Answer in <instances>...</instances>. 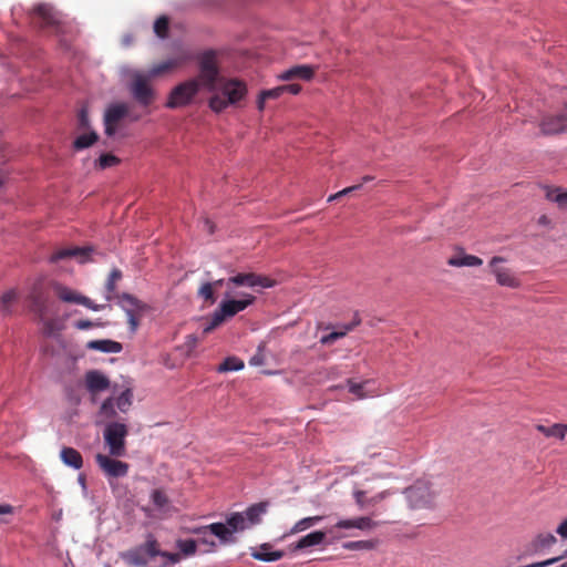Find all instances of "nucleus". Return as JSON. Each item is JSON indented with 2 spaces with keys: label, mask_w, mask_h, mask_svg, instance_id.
<instances>
[{
  "label": "nucleus",
  "mask_w": 567,
  "mask_h": 567,
  "mask_svg": "<svg viewBox=\"0 0 567 567\" xmlns=\"http://www.w3.org/2000/svg\"><path fill=\"white\" fill-rule=\"evenodd\" d=\"M244 368V362L236 357L226 358L217 368L218 372L238 371Z\"/></svg>",
  "instance_id": "nucleus-37"
},
{
  "label": "nucleus",
  "mask_w": 567,
  "mask_h": 567,
  "mask_svg": "<svg viewBox=\"0 0 567 567\" xmlns=\"http://www.w3.org/2000/svg\"><path fill=\"white\" fill-rule=\"evenodd\" d=\"M99 138L96 132L91 131L90 133L78 136L73 142V147L76 151H81L92 146Z\"/></svg>",
  "instance_id": "nucleus-34"
},
{
  "label": "nucleus",
  "mask_w": 567,
  "mask_h": 567,
  "mask_svg": "<svg viewBox=\"0 0 567 567\" xmlns=\"http://www.w3.org/2000/svg\"><path fill=\"white\" fill-rule=\"evenodd\" d=\"M33 20L41 28H53L60 23L59 13L49 4H39L33 9Z\"/></svg>",
  "instance_id": "nucleus-16"
},
{
  "label": "nucleus",
  "mask_w": 567,
  "mask_h": 567,
  "mask_svg": "<svg viewBox=\"0 0 567 567\" xmlns=\"http://www.w3.org/2000/svg\"><path fill=\"white\" fill-rule=\"evenodd\" d=\"M148 75L136 73L133 75L130 92L135 101L142 106H150L155 97L154 91L148 84Z\"/></svg>",
  "instance_id": "nucleus-8"
},
{
  "label": "nucleus",
  "mask_w": 567,
  "mask_h": 567,
  "mask_svg": "<svg viewBox=\"0 0 567 567\" xmlns=\"http://www.w3.org/2000/svg\"><path fill=\"white\" fill-rule=\"evenodd\" d=\"M74 327L78 330H87V329H91V328H94V327H100V323L93 322V321L87 320V319H82V320H78L76 322H74Z\"/></svg>",
  "instance_id": "nucleus-52"
},
{
  "label": "nucleus",
  "mask_w": 567,
  "mask_h": 567,
  "mask_svg": "<svg viewBox=\"0 0 567 567\" xmlns=\"http://www.w3.org/2000/svg\"><path fill=\"white\" fill-rule=\"evenodd\" d=\"M128 434V429L124 423L111 422L104 429V442L109 447V453L113 457L124 456L126 453L125 439Z\"/></svg>",
  "instance_id": "nucleus-5"
},
{
  "label": "nucleus",
  "mask_w": 567,
  "mask_h": 567,
  "mask_svg": "<svg viewBox=\"0 0 567 567\" xmlns=\"http://www.w3.org/2000/svg\"><path fill=\"white\" fill-rule=\"evenodd\" d=\"M132 396L133 394L131 390H125L122 392L121 395L114 400L116 408L122 412H126L132 404Z\"/></svg>",
  "instance_id": "nucleus-42"
},
{
  "label": "nucleus",
  "mask_w": 567,
  "mask_h": 567,
  "mask_svg": "<svg viewBox=\"0 0 567 567\" xmlns=\"http://www.w3.org/2000/svg\"><path fill=\"white\" fill-rule=\"evenodd\" d=\"M545 196L548 200L556 203L561 209H567V192L559 187H546Z\"/></svg>",
  "instance_id": "nucleus-31"
},
{
  "label": "nucleus",
  "mask_w": 567,
  "mask_h": 567,
  "mask_svg": "<svg viewBox=\"0 0 567 567\" xmlns=\"http://www.w3.org/2000/svg\"><path fill=\"white\" fill-rule=\"evenodd\" d=\"M198 296L202 297L205 301H208L210 305L215 303L216 297L213 284L205 282L198 289Z\"/></svg>",
  "instance_id": "nucleus-43"
},
{
  "label": "nucleus",
  "mask_w": 567,
  "mask_h": 567,
  "mask_svg": "<svg viewBox=\"0 0 567 567\" xmlns=\"http://www.w3.org/2000/svg\"><path fill=\"white\" fill-rule=\"evenodd\" d=\"M378 542L377 540H351L347 542L342 545V547L347 550H372L375 548Z\"/></svg>",
  "instance_id": "nucleus-35"
},
{
  "label": "nucleus",
  "mask_w": 567,
  "mask_h": 567,
  "mask_svg": "<svg viewBox=\"0 0 567 567\" xmlns=\"http://www.w3.org/2000/svg\"><path fill=\"white\" fill-rule=\"evenodd\" d=\"M188 60H189V55L188 54L181 53L177 56L171 58V59H168L166 61H163V62H161L158 64H155V65H153L148 70V78H156V76L162 75V74H164L166 72H169V71L181 66L182 64H184Z\"/></svg>",
  "instance_id": "nucleus-17"
},
{
  "label": "nucleus",
  "mask_w": 567,
  "mask_h": 567,
  "mask_svg": "<svg viewBox=\"0 0 567 567\" xmlns=\"http://www.w3.org/2000/svg\"><path fill=\"white\" fill-rule=\"evenodd\" d=\"M61 461L74 470H80L83 466V458L81 453L73 447H63L60 452Z\"/></svg>",
  "instance_id": "nucleus-24"
},
{
  "label": "nucleus",
  "mask_w": 567,
  "mask_h": 567,
  "mask_svg": "<svg viewBox=\"0 0 567 567\" xmlns=\"http://www.w3.org/2000/svg\"><path fill=\"white\" fill-rule=\"evenodd\" d=\"M121 557L128 566L133 567H146L148 564V558H145L137 547L122 553Z\"/></svg>",
  "instance_id": "nucleus-28"
},
{
  "label": "nucleus",
  "mask_w": 567,
  "mask_h": 567,
  "mask_svg": "<svg viewBox=\"0 0 567 567\" xmlns=\"http://www.w3.org/2000/svg\"><path fill=\"white\" fill-rule=\"evenodd\" d=\"M447 264L453 267H478L483 265V260L477 256L462 252L451 257Z\"/></svg>",
  "instance_id": "nucleus-26"
},
{
  "label": "nucleus",
  "mask_w": 567,
  "mask_h": 567,
  "mask_svg": "<svg viewBox=\"0 0 567 567\" xmlns=\"http://www.w3.org/2000/svg\"><path fill=\"white\" fill-rule=\"evenodd\" d=\"M557 543L556 537L551 533H540L532 542L535 551H543Z\"/></svg>",
  "instance_id": "nucleus-30"
},
{
  "label": "nucleus",
  "mask_w": 567,
  "mask_h": 567,
  "mask_svg": "<svg viewBox=\"0 0 567 567\" xmlns=\"http://www.w3.org/2000/svg\"><path fill=\"white\" fill-rule=\"evenodd\" d=\"M168 25L169 21L168 18L165 16L159 17L156 19L154 23V32L162 39L167 37L168 33Z\"/></svg>",
  "instance_id": "nucleus-44"
},
{
  "label": "nucleus",
  "mask_w": 567,
  "mask_h": 567,
  "mask_svg": "<svg viewBox=\"0 0 567 567\" xmlns=\"http://www.w3.org/2000/svg\"><path fill=\"white\" fill-rule=\"evenodd\" d=\"M239 311L237 310L233 299L223 301L219 307L213 312L209 318V323L204 328L205 334L212 332L214 329L219 327L224 321L236 316Z\"/></svg>",
  "instance_id": "nucleus-14"
},
{
  "label": "nucleus",
  "mask_w": 567,
  "mask_h": 567,
  "mask_svg": "<svg viewBox=\"0 0 567 567\" xmlns=\"http://www.w3.org/2000/svg\"><path fill=\"white\" fill-rule=\"evenodd\" d=\"M408 502L412 508H431L435 505L437 491L425 480L416 481L405 489Z\"/></svg>",
  "instance_id": "nucleus-4"
},
{
  "label": "nucleus",
  "mask_w": 567,
  "mask_h": 567,
  "mask_svg": "<svg viewBox=\"0 0 567 567\" xmlns=\"http://www.w3.org/2000/svg\"><path fill=\"white\" fill-rule=\"evenodd\" d=\"M199 73L196 78L176 85L166 102V107L177 109L188 105L197 95L200 87L208 92H217L212 95L208 105L216 113L223 112L229 105L236 104L247 94L246 84L237 79H225L220 74L217 53L214 50L203 52L197 58Z\"/></svg>",
  "instance_id": "nucleus-1"
},
{
  "label": "nucleus",
  "mask_w": 567,
  "mask_h": 567,
  "mask_svg": "<svg viewBox=\"0 0 567 567\" xmlns=\"http://www.w3.org/2000/svg\"><path fill=\"white\" fill-rule=\"evenodd\" d=\"M536 430L538 432L543 433L547 437L555 436V437H558L560 440L564 439L563 424H559V423H556V424H554L551 426H545L543 424H537L536 425Z\"/></svg>",
  "instance_id": "nucleus-39"
},
{
  "label": "nucleus",
  "mask_w": 567,
  "mask_h": 567,
  "mask_svg": "<svg viewBox=\"0 0 567 567\" xmlns=\"http://www.w3.org/2000/svg\"><path fill=\"white\" fill-rule=\"evenodd\" d=\"M38 320L42 323V332L44 336L53 337L60 331L58 320L49 319L48 316L38 318Z\"/></svg>",
  "instance_id": "nucleus-38"
},
{
  "label": "nucleus",
  "mask_w": 567,
  "mask_h": 567,
  "mask_svg": "<svg viewBox=\"0 0 567 567\" xmlns=\"http://www.w3.org/2000/svg\"><path fill=\"white\" fill-rule=\"evenodd\" d=\"M243 518L239 515H229L226 523H213L205 526L189 528L188 533L194 535L212 534L216 536L220 544L228 545L236 543L235 533L243 532Z\"/></svg>",
  "instance_id": "nucleus-2"
},
{
  "label": "nucleus",
  "mask_w": 567,
  "mask_h": 567,
  "mask_svg": "<svg viewBox=\"0 0 567 567\" xmlns=\"http://www.w3.org/2000/svg\"><path fill=\"white\" fill-rule=\"evenodd\" d=\"M120 159L112 154H102L97 159V165L100 168L104 169L116 165Z\"/></svg>",
  "instance_id": "nucleus-47"
},
{
  "label": "nucleus",
  "mask_w": 567,
  "mask_h": 567,
  "mask_svg": "<svg viewBox=\"0 0 567 567\" xmlns=\"http://www.w3.org/2000/svg\"><path fill=\"white\" fill-rule=\"evenodd\" d=\"M326 371H327V378H329V379H334L340 375V371L337 367H331V368L327 369Z\"/></svg>",
  "instance_id": "nucleus-58"
},
{
  "label": "nucleus",
  "mask_w": 567,
  "mask_h": 567,
  "mask_svg": "<svg viewBox=\"0 0 567 567\" xmlns=\"http://www.w3.org/2000/svg\"><path fill=\"white\" fill-rule=\"evenodd\" d=\"M51 293H53L51 280L39 278L32 284L27 299L30 302V310L37 318H43L49 315L52 303Z\"/></svg>",
  "instance_id": "nucleus-3"
},
{
  "label": "nucleus",
  "mask_w": 567,
  "mask_h": 567,
  "mask_svg": "<svg viewBox=\"0 0 567 567\" xmlns=\"http://www.w3.org/2000/svg\"><path fill=\"white\" fill-rule=\"evenodd\" d=\"M13 513V507L9 504H2L0 505V515H7V514H12Z\"/></svg>",
  "instance_id": "nucleus-61"
},
{
  "label": "nucleus",
  "mask_w": 567,
  "mask_h": 567,
  "mask_svg": "<svg viewBox=\"0 0 567 567\" xmlns=\"http://www.w3.org/2000/svg\"><path fill=\"white\" fill-rule=\"evenodd\" d=\"M121 277H122V272L118 269L112 270L111 274L109 275V278H107V281L105 285V288L107 291V295H106L107 301L113 299V293L115 292V289H116V282L121 279Z\"/></svg>",
  "instance_id": "nucleus-40"
},
{
  "label": "nucleus",
  "mask_w": 567,
  "mask_h": 567,
  "mask_svg": "<svg viewBox=\"0 0 567 567\" xmlns=\"http://www.w3.org/2000/svg\"><path fill=\"white\" fill-rule=\"evenodd\" d=\"M281 87H282V92L284 93H289V94H292V95H297L301 91V85L296 84V83L284 84V85H281Z\"/></svg>",
  "instance_id": "nucleus-55"
},
{
  "label": "nucleus",
  "mask_w": 567,
  "mask_h": 567,
  "mask_svg": "<svg viewBox=\"0 0 567 567\" xmlns=\"http://www.w3.org/2000/svg\"><path fill=\"white\" fill-rule=\"evenodd\" d=\"M266 100L268 99L267 96H264V92L261 91L257 101V106L259 111H264Z\"/></svg>",
  "instance_id": "nucleus-62"
},
{
  "label": "nucleus",
  "mask_w": 567,
  "mask_h": 567,
  "mask_svg": "<svg viewBox=\"0 0 567 567\" xmlns=\"http://www.w3.org/2000/svg\"><path fill=\"white\" fill-rule=\"evenodd\" d=\"M207 535H208V534H205V535H198V536L200 537V538H199V542H200L202 544H204V545L209 546V547H213V548H214V547H216V543H215L214 540L209 539V538L207 537Z\"/></svg>",
  "instance_id": "nucleus-59"
},
{
  "label": "nucleus",
  "mask_w": 567,
  "mask_h": 567,
  "mask_svg": "<svg viewBox=\"0 0 567 567\" xmlns=\"http://www.w3.org/2000/svg\"><path fill=\"white\" fill-rule=\"evenodd\" d=\"M268 509V502H260L249 506L245 512H236L231 515H239L243 518V532L261 523L262 515Z\"/></svg>",
  "instance_id": "nucleus-15"
},
{
  "label": "nucleus",
  "mask_w": 567,
  "mask_h": 567,
  "mask_svg": "<svg viewBox=\"0 0 567 567\" xmlns=\"http://www.w3.org/2000/svg\"><path fill=\"white\" fill-rule=\"evenodd\" d=\"M95 462L102 472L109 477H123L128 473V464L115 458L111 455L96 454Z\"/></svg>",
  "instance_id": "nucleus-13"
},
{
  "label": "nucleus",
  "mask_w": 567,
  "mask_h": 567,
  "mask_svg": "<svg viewBox=\"0 0 567 567\" xmlns=\"http://www.w3.org/2000/svg\"><path fill=\"white\" fill-rule=\"evenodd\" d=\"M89 249L86 248H80V247H73V248H61L55 250L50 256L51 262H58L60 260L71 258V257H79L81 261L85 260V256L87 255Z\"/></svg>",
  "instance_id": "nucleus-23"
},
{
  "label": "nucleus",
  "mask_w": 567,
  "mask_h": 567,
  "mask_svg": "<svg viewBox=\"0 0 567 567\" xmlns=\"http://www.w3.org/2000/svg\"><path fill=\"white\" fill-rule=\"evenodd\" d=\"M326 539V533L322 530L312 532L303 537H301L298 542L290 545V549L292 551L302 550L308 547H315L321 545Z\"/></svg>",
  "instance_id": "nucleus-21"
},
{
  "label": "nucleus",
  "mask_w": 567,
  "mask_h": 567,
  "mask_svg": "<svg viewBox=\"0 0 567 567\" xmlns=\"http://www.w3.org/2000/svg\"><path fill=\"white\" fill-rule=\"evenodd\" d=\"M136 547L142 551L145 558H148V560L161 554L159 543L152 534H148L146 540Z\"/></svg>",
  "instance_id": "nucleus-29"
},
{
  "label": "nucleus",
  "mask_w": 567,
  "mask_h": 567,
  "mask_svg": "<svg viewBox=\"0 0 567 567\" xmlns=\"http://www.w3.org/2000/svg\"><path fill=\"white\" fill-rule=\"evenodd\" d=\"M128 114V106L125 103H115L107 107L104 113V127L107 136L116 133L120 122Z\"/></svg>",
  "instance_id": "nucleus-12"
},
{
  "label": "nucleus",
  "mask_w": 567,
  "mask_h": 567,
  "mask_svg": "<svg viewBox=\"0 0 567 567\" xmlns=\"http://www.w3.org/2000/svg\"><path fill=\"white\" fill-rule=\"evenodd\" d=\"M87 349L105 353H118L122 351V344L113 340H92L86 344Z\"/></svg>",
  "instance_id": "nucleus-25"
},
{
  "label": "nucleus",
  "mask_w": 567,
  "mask_h": 567,
  "mask_svg": "<svg viewBox=\"0 0 567 567\" xmlns=\"http://www.w3.org/2000/svg\"><path fill=\"white\" fill-rule=\"evenodd\" d=\"M349 385V392L355 395L357 399H364L367 398L365 392L363 391L364 385L368 383V381H364L362 383H355L353 380L349 379L347 381Z\"/></svg>",
  "instance_id": "nucleus-46"
},
{
  "label": "nucleus",
  "mask_w": 567,
  "mask_h": 567,
  "mask_svg": "<svg viewBox=\"0 0 567 567\" xmlns=\"http://www.w3.org/2000/svg\"><path fill=\"white\" fill-rule=\"evenodd\" d=\"M233 301H234L237 310L240 312L255 301V297L251 295H245L244 299H240V300L233 299Z\"/></svg>",
  "instance_id": "nucleus-49"
},
{
  "label": "nucleus",
  "mask_w": 567,
  "mask_h": 567,
  "mask_svg": "<svg viewBox=\"0 0 567 567\" xmlns=\"http://www.w3.org/2000/svg\"><path fill=\"white\" fill-rule=\"evenodd\" d=\"M264 92V96H267V99H278L280 97L282 94H285L282 92V87L281 85L277 86V87H274L271 90H266V91H262Z\"/></svg>",
  "instance_id": "nucleus-54"
},
{
  "label": "nucleus",
  "mask_w": 567,
  "mask_h": 567,
  "mask_svg": "<svg viewBox=\"0 0 567 567\" xmlns=\"http://www.w3.org/2000/svg\"><path fill=\"white\" fill-rule=\"evenodd\" d=\"M315 71H316L315 68H312L310 65H305V64L296 65V66H292L289 70L282 72L279 75V79H281L282 81H290L293 79H301V80L309 81L313 78Z\"/></svg>",
  "instance_id": "nucleus-22"
},
{
  "label": "nucleus",
  "mask_w": 567,
  "mask_h": 567,
  "mask_svg": "<svg viewBox=\"0 0 567 567\" xmlns=\"http://www.w3.org/2000/svg\"><path fill=\"white\" fill-rule=\"evenodd\" d=\"M556 533L563 538L567 539V517L557 526Z\"/></svg>",
  "instance_id": "nucleus-56"
},
{
  "label": "nucleus",
  "mask_w": 567,
  "mask_h": 567,
  "mask_svg": "<svg viewBox=\"0 0 567 567\" xmlns=\"http://www.w3.org/2000/svg\"><path fill=\"white\" fill-rule=\"evenodd\" d=\"M323 519L322 516H310V517H305L300 520H298L290 529V535H293V534H298V533H301L315 525H317L319 522H321Z\"/></svg>",
  "instance_id": "nucleus-33"
},
{
  "label": "nucleus",
  "mask_w": 567,
  "mask_h": 567,
  "mask_svg": "<svg viewBox=\"0 0 567 567\" xmlns=\"http://www.w3.org/2000/svg\"><path fill=\"white\" fill-rule=\"evenodd\" d=\"M361 322L360 318L355 315L354 320L351 323L342 326L341 330L333 331L329 334H326L321 337L320 342L322 344H332L338 339L343 338L347 336L348 332L352 331L357 326H359Z\"/></svg>",
  "instance_id": "nucleus-27"
},
{
  "label": "nucleus",
  "mask_w": 567,
  "mask_h": 567,
  "mask_svg": "<svg viewBox=\"0 0 567 567\" xmlns=\"http://www.w3.org/2000/svg\"><path fill=\"white\" fill-rule=\"evenodd\" d=\"M227 287L231 290L233 287H262L270 288L275 285V281L266 276L257 275L255 272H240L237 274L226 281Z\"/></svg>",
  "instance_id": "nucleus-10"
},
{
  "label": "nucleus",
  "mask_w": 567,
  "mask_h": 567,
  "mask_svg": "<svg viewBox=\"0 0 567 567\" xmlns=\"http://www.w3.org/2000/svg\"><path fill=\"white\" fill-rule=\"evenodd\" d=\"M178 553L182 554V559L192 557L197 553V542L194 539H178L176 540Z\"/></svg>",
  "instance_id": "nucleus-32"
},
{
  "label": "nucleus",
  "mask_w": 567,
  "mask_h": 567,
  "mask_svg": "<svg viewBox=\"0 0 567 567\" xmlns=\"http://www.w3.org/2000/svg\"><path fill=\"white\" fill-rule=\"evenodd\" d=\"M250 555L256 560L270 563L281 559L285 556V551L272 550L271 544L264 543L258 548H250Z\"/></svg>",
  "instance_id": "nucleus-19"
},
{
  "label": "nucleus",
  "mask_w": 567,
  "mask_h": 567,
  "mask_svg": "<svg viewBox=\"0 0 567 567\" xmlns=\"http://www.w3.org/2000/svg\"><path fill=\"white\" fill-rule=\"evenodd\" d=\"M388 494H389V492L383 491V492L372 496L371 498H369L370 506H373V505L382 502L388 496Z\"/></svg>",
  "instance_id": "nucleus-57"
},
{
  "label": "nucleus",
  "mask_w": 567,
  "mask_h": 567,
  "mask_svg": "<svg viewBox=\"0 0 567 567\" xmlns=\"http://www.w3.org/2000/svg\"><path fill=\"white\" fill-rule=\"evenodd\" d=\"M115 405L116 404L112 398L106 399L100 408V414L107 419L115 417L116 416Z\"/></svg>",
  "instance_id": "nucleus-45"
},
{
  "label": "nucleus",
  "mask_w": 567,
  "mask_h": 567,
  "mask_svg": "<svg viewBox=\"0 0 567 567\" xmlns=\"http://www.w3.org/2000/svg\"><path fill=\"white\" fill-rule=\"evenodd\" d=\"M158 556L166 559L164 567L175 565L182 560V554H179V553H169V551L161 550V554H158Z\"/></svg>",
  "instance_id": "nucleus-48"
},
{
  "label": "nucleus",
  "mask_w": 567,
  "mask_h": 567,
  "mask_svg": "<svg viewBox=\"0 0 567 567\" xmlns=\"http://www.w3.org/2000/svg\"><path fill=\"white\" fill-rule=\"evenodd\" d=\"M78 123H79L80 128L89 127L90 120H89L87 111L85 109L80 110V112L78 114Z\"/></svg>",
  "instance_id": "nucleus-53"
},
{
  "label": "nucleus",
  "mask_w": 567,
  "mask_h": 567,
  "mask_svg": "<svg viewBox=\"0 0 567 567\" xmlns=\"http://www.w3.org/2000/svg\"><path fill=\"white\" fill-rule=\"evenodd\" d=\"M85 384L89 392L96 394L110 386V380L100 371L92 370L85 374Z\"/></svg>",
  "instance_id": "nucleus-20"
},
{
  "label": "nucleus",
  "mask_w": 567,
  "mask_h": 567,
  "mask_svg": "<svg viewBox=\"0 0 567 567\" xmlns=\"http://www.w3.org/2000/svg\"><path fill=\"white\" fill-rule=\"evenodd\" d=\"M353 497L360 508H365V507L370 506L369 498L365 497L364 491H355L353 493Z\"/></svg>",
  "instance_id": "nucleus-50"
},
{
  "label": "nucleus",
  "mask_w": 567,
  "mask_h": 567,
  "mask_svg": "<svg viewBox=\"0 0 567 567\" xmlns=\"http://www.w3.org/2000/svg\"><path fill=\"white\" fill-rule=\"evenodd\" d=\"M378 525L377 522L372 520L368 516H360L355 518L340 519L333 526L334 529H352L357 528L360 530H371Z\"/></svg>",
  "instance_id": "nucleus-18"
},
{
  "label": "nucleus",
  "mask_w": 567,
  "mask_h": 567,
  "mask_svg": "<svg viewBox=\"0 0 567 567\" xmlns=\"http://www.w3.org/2000/svg\"><path fill=\"white\" fill-rule=\"evenodd\" d=\"M118 305L127 316V323L131 332H135L140 326V321L147 310V305L138 300L130 293H123L118 297Z\"/></svg>",
  "instance_id": "nucleus-7"
},
{
  "label": "nucleus",
  "mask_w": 567,
  "mask_h": 567,
  "mask_svg": "<svg viewBox=\"0 0 567 567\" xmlns=\"http://www.w3.org/2000/svg\"><path fill=\"white\" fill-rule=\"evenodd\" d=\"M197 342H198V339H197V337H196V336H194V334H189V336H187V342H186V343H187V346H188L190 349L195 348V347H196V344H197Z\"/></svg>",
  "instance_id": "nucleus-63"
},
{
  "label": "nucleus",
  "mask_w": 567,
  "mask_h": 567,
  "mask_svg": "<svg viewBox=\"0 0 567 567\" xmlns=\"http://www.w3.org/2000/svg\"><path fill=\"white\" fill-rule=\"evenodd\" d=\"M151 499H152L155 508L158 511H165L169 504L168 496L161 488H156L152 492Z\"/></svg>",
  "instance_id": "nucleus-36"
},
{
  "label": "nucleus",
  "mask_w": 567,
  "mask_h": 567,
  "mask_svg": "<svg viewBox=\"0 0 567 567\" xmlns=\"http://www.w3.org/2000/svg\"><path fill=\"white\" fill-rule=\"evenodd\" d=\"M505 261L504 257L495 256L491 259L488 267L499 286L518 288L520 281L509 268L502 266Z\"/></svg>",
  "instance_id": "nucleus-9"
},
{
  "label": "nucleus",
  "mask_w": 567,
  "mask_h": 567,
  "mask_svg": "<svg viewBox=\"0 0 567 567\" xmlns=\"http://www.w3.org/2000/svg\"><path fill=\"white\" fill-rule=\"evenodd\" d=\"M543 135H556L567 133V104L557 115H545L539 122Z\"/></svg>",
  "instance_id": "nucleus-11"
},
{
  "label": "nucleus",
  "mask_w": 567,
  "mask_h": 567,
  "mask_svg": "<svg viewBox=\"0 0 567 567\" xmlns=\"http://www.w3.org/2000/svg\"><path fill=\"white\" fill-rule=\"evenodd\" d=\"M18 293L14 289L6 291L0 298V307L3 312L9 313L10 307L17 300Z\"/></svg>",
  "instance_id": "nucleus-41"
},
{
  "label": "nucleus",
  "mask_w": 567,
  "mask_h": 567,
  "mask_svg": "<svg viewBox=\"0 0 567 567\" xmlns=\"http://www.w3.org/2000/svg\"><path fill=\"white\" fill-rule=\"evenodd\" d=\"M556 560H557V558H553V559H548V560H545V561H542V563L533 564V565L527 566V567H546V566L551 565Z\"/></svg>",
  "instance_id": "nucleus-64"
},
{
  "label": "nucleus",
  "mask_w": 567,
  "mask_h": 567,
  "mask_svg": "<svg viewBox=\"0 0 567 567\" xmlns=\"http://www.w3.org/2000/svg\"><path fill=\"white\" fill-rule=\"evenodd\" d=\"M51 287L53 288V295L62 302L81 305L93 311L102 310L105 307L94 303L90 298L60 281L51 280Z\"/></svg>",
  "instance_id": "nucleus-6"
},
{
  "label": "nucleus",
  "mask_w": 567,
  "mask_h": 567,
  "mask_svg": "<svg viewBox=\"0 0 567 567\" xmlns=\"http://www.w3.org/2000/svg\"><path fill=\"white\" fill-rule=\"evenodd\" d=\"M360 187H361L360 184L347 187V188H344V189H342V190H340V192H338V193H336L333 195H330L329 198H328V202H333V200H336V199H338V198H340V197H342V196H344L347 194H350V193L359 189Z\"/></svg>",
  "instance_id": "nucleus-51"
},
{
  "label": "nucleus",
  "mask_w": 567,
  "mask_h": 567,
  "mask_svg": "<svg viewBox=\"0 0 567 567\" xmlns=\"http://www.w3.org/2000/svg\"><path fill=\"white\" fill-rule=\"evenodd\" d=\"M538 225L540 226H545V227H549L550 224H551V220L550 218L547 216V215H542L538 220H537Z\"/></svg>",
  "instance_id": "nucleus-60"
}]
</instances>
